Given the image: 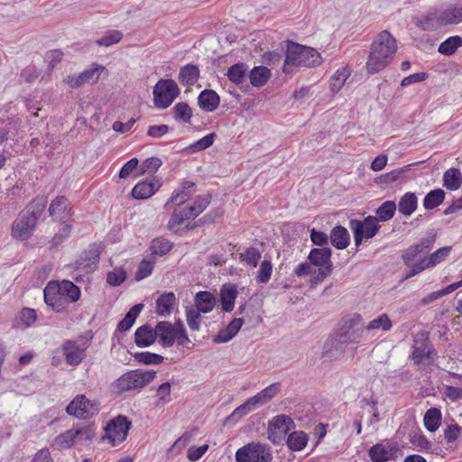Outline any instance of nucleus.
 <instances>
[{
  "label": "nucleus",
  "instance_id": "nucleus-1",
  "mask_svg": "<svg viewBox=\"0 0 462 462\" xmlns=\"http://www.w3.org/2000/svg\"><path fill=\"white\" fill-rule=\"evenodd\" d=\"M47 206V197L37 196L24 209H23L12 224V236L20 241L30 238L38 223L39 218Z\"/></svg>",
  "mask_w": 462,
  "mask_h": 462
},
{
  "label": "nucleus",
  "instance_id": "nucleus-2",
  "mask_svg": "<svg viewBox=\"0 0 462 462\" xmlns=\"http://www.w3.org/2000/svg\"><path fill=\"white\" fill-rule=\"evenodd\" d=\"M396 51V40L388 31L378 33L371 45L366 61L367 72L375 74L385 69L393 60Z\"/></svg>",
  "mask_w": 462,
  "mask_h": 462
},
{
  "label": "nucleus",
  "instance_id": "nucleus-3",
  "mask_svg": "<svg viewBox=\"0 0 462 462\" xmlns=\"http://www.w3.org/2000/svg\"><path fill=\"white\" fill-rule=\"evenodd\" d=\"M321 61V55L314 48L289 41L286 45L282 70L288 74L291 72L292 67H316Z\"/></svg>",
  "mask_w": 462,
  "mask_h": 462
},
{
  "label": "nucleus",
  "instance_id": "nucleus-4",
  "mask_svg": "<svg viewBox=\"0 0 462 462\" xmlns=\"http://www.w3.org/2000/svg\"><path fill=\"white\" fill-rule=\"evenodd\" d=\"M211 198L210 194L198 196L193 204L176 206L167 224L169 230L177 231L185 221L196 218L208 208Z\"/></svg>",
  "mask_w": 462,
  "mask_h": 462
},
{
  "label": "nucleus",
  "instance_id": "nucleus-5",
  "mask_svg": "<svg viewBox=\"0 0 462 462\" xmlns=\"http://www.w3.org/2000/svg\"><path fill=\"white\" fill-rule=\"evenodd\" d=\"M156 376L155 371L131 370L114 381L110 387L116 394L139 390L148 385Z\"/></svg>",
  "mask_w": 462,
  "mask_h": 462
},
{
  "label": "nucleus",
  "instance_id": "nucleus-6",
  "mask_svg": "<svg viewBox=\"0 0 462 462\" xmlns=\"http://www.w3.org/2000/svg\"><path fill=\"white\" fill-rule=\"evenodd\" d=\"M410 358L415 365H432L439 357L438 352L431 344L429 332L420 331L416 334Z\"/></svg>",
  "mask_w": 462,
  "mask_h": 462
},
{
  "label": "nucleus",
  "instance_id": "nucleus-7",
  "mask_svg": "<svg viewBox=\"0 0 462 462\" xmlns=\"http://www.w3.org/2000/svg\"><path fill=\"white\" fill-rule=\"evenodd\" d=\"M92 336H79L74 340H66L61 346L62 355L67 365H79L86 357V351L90 346Z\"/></svg>",
  "mask_w": 462,
  "mask_h": 462
},
{
  "label": "nucleus",
  "instance_id": "nucleus-8",
  "mask_svg": "<svg viewBox=\"0 0 462 462\" xmlns=\"http://www.w3.org/2000/svg\"><path fill=\"white\" fill-rule=\"evenodd\" d=\"M177 83L171 79H161L153 87V104L160 109L168 108L180 95Z\"/></svg>",
  "mask_w": 462,
  "mask_h": 462
},
{
  "label": "nucleus",
  "instance_id": "nucleus-9",
  "mask_svg": "<svg viewBox=\"0 0 462 462\" xmlns=\"http://www.w3.org/2000/svg\"><path fill=\"white\" fill-rule=\"evenodd\" d=\"M436 237L437 233L432 229L426 236L420 238L419 243L409 246L402 255L403 263L406 266H411L421 259H427V254L433 247Z\"/></svg>",
  "mask_w": 462,
  "mask_h": 462
},
{
  "label": "nucleus",
  "instance_id": "nucleus-10",
  "mask_svg": "<svg viewBox=\"0 0 462 462\" xmlns=\"http://www.w3.org/2000/svg\"><path fill=\"white\" fill-rule=\"evenodd\" d=\"M235 457L236 462H270L273 459L270 447L255 442L238 448Z\"/></svg>",
  "mask_w": 462,
  "mask_h": 462
},
{
  "label": "nucleus",
  "instance_id": "nucleus-11",
  "mask_svg": "<svg viewBox=\"0 0 462 462\" xmlns=\"http://www.w3.org/2000/svg\"><path fill=\"white\" fill-rule=\"evenodd\" d=\"M349 227L354 234L356 246L362 244L363 239L373 238L380 229L378 219L375 217L368 216L363 221L351 219Z\"/></svg>",
  "mask_w": 462,
  "mask_h": 462
},
{
  "label": "nucleus",
  "instance_id": "nucleus-12",
  "mask_svg": "<svg viewBox=\"0 0 462 462\" xmlns=\"http://www.w3.org/2000/svg\"><path fill=\"white\" fill-rule=\"evenodd\" d=\"M131 426L132 423L127 417L118 415L106 426V437L113 446L121 444L125 440Z\"/></svg>",
  "mask_w": 462,
  "mask_h": 462
},
{
  "label": "nucleus",
  "instance_id": "nucleus-13",
  "mask_svg": "<svg viewBox=\"0 0 462 462\" xmlns=\"http://www.w3.org/2000/svg\"><path fill=\"white\" fill-rule=\"evenodd\" d=\"M99 411V403L97 401H91L85 395H77L67 406L68 414L79 419H86L93 416Z\"/></svg>",
  "mask_w": 462,
  "mask_h": 462
},
{
  "label": "nucleus",
  "instance_id": "nucleus-14",
  "mask_svg": "<svg viewBox=\"0 0 462 462\" xmlns=\"http://www.w3.org/2000/svg\"><path fill=\"white\" fill-rule=\"evenodd\" d=\"M48 211L54 221L61 223H69L68 220L74 215L70 201L62 195L51 200Z\"/></svg>",
  "mask_w": 462,
  "mask_h": 462
},
{
  "label": "nucleus",
  "instance_id": "nucleus-15",
  "mask_svg": "<svg viewBox=\"0 0 462 462\" xmlns=\"http://www.w3.org/2000/svg\"><path fill=\"white\" fill-rule=\"evenodd\" d=\"M415 24L424 31H434L440 26H445L442 21L441 8H430L424 14L416 18Z\"/></svg>",
  "mask_w": 462,
  "mask_h": 462
},
{
  "label": "nucleus",
  "instance_id": "nucleus-16",
  "mask_svg": "<svg viewBox=\"0 0 462 462\" xmlns=\"http://www.w3.org/2000/svg\"><path fill=\"white\" fill-rule=\"evenodd\" d=\"M362 318L358 314H355L348 320V328L346 330L340 331L337 335V340L340 344L357 343L363 336L364 329L362 328H355Z\"/></svg>",
  "mask_w": 462,
  "mask_h": 462
},
{
  "label": "nucleus",
  "instance_id": "nucleus-17",
  "mask_svg": "<svg viewBox=\"0 0 462 462\" xmlns=\"http://www.w3.org/2000/svg\"><path fill=\"white\" fill-rule=\"evenodd\" d=\"M162 187V180L157 177L139 181L132 189V197L135 199H146Z\"/></svg>",
  "mask_w": 462,
  "mask_h": 462
},
{
  "label": "nucleus",
  "instance_id": "nucleus-18",
  "mask_svg": "<svg viewBox=\"0 0 462 462\" xmlns=\"http://www.w3.org/2000/svg\"><path fill=\"white\" fill-rule=\"evenodd\" d=\"M196 183L190 180L181 182L180 186L175 190L168 201L165 203L164 208H169L171 204L175 206H182L196 192Z\"/></svg>",
  "mask_w": 462,
  "mask_h": 462
},
{
  "label": "nucleus",
  "instance_id": "nucleus-19",
  "mask_svg": "<svg viewBox=\"0 0 462 462\" xmlns=\"http://www.w3.org/2000/svg\"><path fill=\"white\" fill-rule=\"evenodd\" d=\"M397 447L393 444L377 443L368 449V456L372 462H388L393 459Z\"/></svg>",
  "mask_w": 462,
  "mask_h": 462
},
{
  "label": "nucleus",
  "instance_id": "nucleus-20",
  "mask_svg": "<svg viewBox=\"0 0 462 462\" xmlns=\"http://www.w3.org/2000/svg\"><path fill=\"white\" fill-rule=\"evenodd\" d=\"M100 253L97 248H91L84 252L83 255L76 261L75 269L85 273L94 272L99 263Z\"/></svg>",
  "mask_w": 462,
  "mask_h": 462
},
{
  "label": "nucleus",
  "instance_id": "nucleus-21",
  "mask_svg": "<svg viewBox=\"0 0 462 462\" xmlns=\"http://www.w3.org/2000/svg\"><path fill=\"white\" fill-rule=\"evenodd\" d=\"M331 255L332 250L329 247L313 248L308 255V260L312 265L319 268L329 266V269H333Z\"/></svg>",
  "mask_w": 462,
  "mask_h": 462
},
{
  "label": "nucleus",
  "instance_id": "nucleus-22",
  "mask_svg": "<svg viewBox=\"0 0 462 462\" xmlns=\"http://www.w3.org/2000/svg\"><path fill=\"white\" fill-rule=\"evenodd\" d=\"M156 337H159V343L164 347H171L176 340V332L172 324L169 321H160L155 327Z\"/></svg>",
  "mask_w": 462,
  "mask_h": 462
},
{
  "label": "nucleus",
  "instance_id": "nucleus-23",
  "mask_svg": "<svg viewBox=\"0 0 462 462\" xmlns=\"http://www.w3.org/2000/svg\"><path fill=\"white\" fill-rule=\"evenodd\" d=\"M101 69H103L102 66L96 65V67L85 69L78 75L69 76L66 82L70 88H79L87 82L97 79L98 71Z\"/></svg>",
  "mask_w": 462,
  "mask_h": 462
},
{
  "label": "nucleus",
  "instance_id": "nucleus-24",
  "mask_svg": "<svg viewBox=\"0 0 462 462\" xmlns=\"http://www.w3.org/2000/svg\"><path fill=\"white\" fill-rule=\"evenodd\" d=\"M220 104V97L213 89H204L198 97V105L205 112L215 111Z\"/></svg>",
  "mask_w": 462,
  "mask_h": 462
},
{
  "label": "nucleus",
  "instance_id": "nucleus-25",
  "mask_svg": "<svg viewBox=\"0 0 462 462\" xmlns=\"http://www.w3.org/2000/svg\"><path fill=\"white\" fill-rule=\"evenodd\" d=\"M176 303L177 298L173 292H164L156 300V313L161 317H168L171 314Z\"/></svg>",
  "mask_w": 462,
  "mask_h": 462
},
{
  "label": "nucleus",
  "instance_id": "nucleus-26",
  "mask_svg": "<svg viewBox=\"0 0 462 462\" xmlns=\"http://www.w3.org/2000/svg\"><path fill=\"white\" fill-rule=\"evenodd\" d=\"M156 340V330L148 324L139 327L134 333V343L139 347H147Z\"/></svg>",
  "mask_w": 462,
  "mask_h": 462
},
{
  "label": "nucleus",
  "instance_id": "nucleus-27",
  "mask_svg": "<svg viewBox=\"0 0 462 462\" xmlns=\"http://www.w3.org/2000/svg\"><path fill=\"white\" fill-rule=\"evenodd\" d=\"M443 24H457L462 22V3L440 6Z\"/></svg>",
  "mask_w": 462,
  "mask_h": 462
},
{
  "label": "nucleus",
  "instance_id": "nucleus-28",
  "mask_svg": "<svg viewBox=\"0 0 462 462\" xmlns=\"http://www.w3.org/2000/svg\"><path fill=\"white\" fill-rule=\"evenodd\" d=\"M195 310L202 313H209L216 305L215 296L208 291H199L194 297Z\"/></svg>",
  "mask_w": 462,
  "mask_h": 462
},
{
  "label": "nucleus",
  "instance_id": "nucleus-29",
  "mask_svg": "<svg viewBox=\"0 0 462 462\" xmlns=\"http://www.w3.org/2000/svg\"><path fill=\"white\" fill-rule=\"evenodd\" d=\"M281 391V383H273L263 390L250 398L252 403L256 407L268 403L273 398H274Z\"/></svg>",
  "mask_w": 462,
  "mask_h": 462
},
{
  "label": "nucleus",
  "instance_id": "nucleus-30",
  "mask_svg": "<svg viewBox=\"0 0 462 462\" xmlns=\"http://www.w3.org/2000/svg\"><path fill=\"white\" fill-rule=\"evenodd\" d=\"M331 245L339 250L346 248L350 244V236L347 229L340 225L332 228L329 236Z\"/></svg>",
  "mask_w": 462,
  "mask_h": 462
},
{
  "label": "nucleus",
  "instance_id": "nucleus-31",
  "mask_svg": "<svg viewBox=\"0 0 462 462\" xmlns=\"http://www.w3.org/2000/svg\"><path fill=\"white\" fill-rule=\"evenodd\" d=\"M200 76V70L197 65L187 64L180 69L179 81L186 87H190L196 84Z\"/></svg>",
  "mask_w": 462,
  "mask_h": 462
},
{
  "label": "nucleus",
  "instance_id": "nucleus-32",
  "mask_svg": "<svg viewBox=\"0 0 462 462\" xmlns=\"http://www.w3.org/2000/svg\"><path fill=\"white\" fill-rule=\"evenodd\" d=\"M237 297V290L236 285L224 284L220 290V300L222 310L230 312L234 309L235 301Z\"/></svg>",
  "mask_w": 462,
  "mask_h": 462
},
{
  "label": "nucleus",
  "instance_id": "nucleus-33",
  "mask_svg": "<svg viewBox=\"0 0 462 462\" xmlns=\"http://www.w3.org/2000/svg\"><path fill=\"white\" fill-rule=\"evenodd\" d=\"M443 187L448 190H457L462 185V173L457 168L451 167L443 173Z\"/></svg>",
  "mask_w": 462,
  "mask_h": 462
},
{
  "label": "nucleus",
  "instance_id": "nucleus-34",
  "mask_svg": "<svg viewBox=\"0 0 462 462\" xmlns=\"http://www.w3.org/2000/svg\"><path fill=\"white\" fill-rule=\"evenodd\" d=\"M418 208V199L415 193L406 192L403 194L398 203L399 212L405 216H411Z\"/></svg>",
  "mask_w": 462,
  "mask_h": 462
},
{
  "label": "nucleus",
  "instance_id": "nucleus-35",
  "mask_svg": "<svg viewBox=\"0 0 462 462\" xmlns=\"http://www.w3.org/2000/svg\"><path fill=\"white\" fill-rule=\"evenodd\" d=\"M295 427L293 420L284 414L277 415L269 421L268 429L276 430L284 435L288 434L289 430Z\"/></svg>",
  "mask_w": 462,
  "mask_h": 462
},
{
  "label": "nucleus",
  "instance_id": "nucleus-36",
  "mask_svg": "<svg viewBox=\"0 0 462 462\" xmlns=\"http://www.w3.org/2000/svg\"><path fill=\"white\" fill-rule=\"evenodd\" d=\"M143 309V303L134 305L125 314V318L118 323L116 330L120 332H125L129 330L134 324L140 312Z\"/></svg>",
  "mask_w": 462,
  "mask_h": 462
},
{
  "label": "nucleus",
  "instance_id": "nucleus-37",
  "mask_svg": "<svg viewBox=\"0 0 462 462\" xmlns=\"http://www.w3.org/2000/svg\"><path fill=\"white\" fill-rule=\"evenodd\" d=\"M442 415L438 408L429 409L424 415V426L430 432H435L440 426Z\"/></svg>",
  "mask_w": 462,
  "mask_h": 462
},
{
  "label": "nucleus",
  "instance_id": "nucleus-38",
  "mask_svg": "<svg viewBox=\"0 0 462 462\" xmlns=\"http://www.w3.org/2000/svg\"><path fill=\"white\" fill-rule=\"evenodd\" d=\"M270 77V69L263 66L254 67L249 73L250 82L254 87L265 85Z\"/></svg>",
  "mask_w": 462,
  "mask_h": 462
},
{
  "label": "nucleus",
  "instance_id": "nucleus-39",
  "mask_svg": "<svg viewBox=\"0 0 462 462\" xmlns=\"http://www.w3.org/2000/svg\"><path fill=\"white\" fill-rule=\"evenodd\" d=\"M445 191L441 189H435L426 194L423 199L425 209H434L441 205L445 199Z\"/></svg>",
  "mask_w": 462,
  "mask_h": 462
},
{
  "label": "nucleus",
  "instance_id": "nucleus-40",
  "mask_svg": "<svg viewBox=\"0 0 462 462\" xmlns=\"http://www.w3.org/2000/svg\"><path fill=\"white\" fill-rule=\"evenodd\" d=\"M173 246V243L163 237H157L152 240L150 244V251L152 254L156 256H163L167 254Z\"/></svg>",
  "mask_w": 462,
  "mask_h": 462
},
{
  "label": "nucleus",
  "instance_id": "nucleus-41",
  "mask_svg": "<svg viewBox=\"0 0 462 462\" xmlns=\"http://www.w3.org/2000/svg\"><path fill=\"white\" fill-rule=\"evenodd\" d=\"M308 439L303 431H293L287 438V446L292 451H300L306 447Z\"/></svg>",
  "mask_w": 462,
  "mask_h": 462
},
{
  "label": "nucleus",
  "instance_id": "nucleus-42",
  "mask_svg": "<svg viewBox=\"0 0 462 462\" xmlns=\"http://www.w3.org/2000/svg\"><path fill=\"white\" fill-rule=\"evenodd\" d=\"M451 246H444L432 253L427 259H421L426 269L436 266L443 262L451 252Z\"/></svg>",
  "mask_w": 462,
  "mask_h": 462
},
{
  "label": "nucleus",
  "instance_id": "nucleus-43",
  "mask_svg": "<svg viewBox=\"0 0 462 462\" xmlns=\"http://www.w3.org/2000/svg\"><path fill=\"white\" fill-rule=\"evenodd\" d=\"M462 45V38L458 35L450 36L442 42L438 51L445 56H450Z\"/></svg>",
  "mask_w": 462,
  "mask_h": 462
},
{
  "label": "nucleus",
  "instance_id": "nucleus-44",
  "mask_svg": "<svg viewBox=\"0 0 462 462\" xmlns=\"http://www.w3.org/2000/svg\"><path fill=\"white\" fill-rule=\"evenodd\" d=\"M397 205L393 200L383 202L376 209V218L378 221L386 222L392 219L396 212Z\"/></svg>",
  "mask_w": 462,
  "mask_h": 462
},
{
  "label": "nucleus",
  "instance_id": "nucleus-45",
  "mask_svg": "<svg viewBox=\"0 0 462 462\" xmlns=\"http://www.w3.org/2000/svg\"><path fill=\"white\" fill-rule=\"evenodd\" d=\"M59 288L61 295L67 296L71 302H76L79 300L81 295L80 289L72 282L63 280L59 283Z\"/></svg>",
  "mask_w": 462,
  "mask_h": 462
},
{
  "label": "nucleus",
  "instance_id": "nucleus-46",
  "mask_svg": "<svg viewBox=\"0 0 462 462\" xmlns=\"http://www.w3.org/2000/svg\"><path fill=\"white\" fill-rule=\"evenodd\" d=\"M173 117L176 121L189 123L192 116V108L186 102H180L172 108Z\"/></svg>",
  "mask_w": 462,
  "mask_h": 462
},
{
  "label": "nucleus",
  "instance_id": "nucleus-47",
  "mask_svg": "<svg viewBox=\"0 0 462 462\" xmlns=\"http://www.w3.org/2000/svg\"><path fill=\"white\" fill-rule=\"evenodd\" d=\"M349 76L350 71L346 68L337 69L330 79L329 88L331 91L337 93L342 88Z\"/></svg>",
  "mask_w": 462,
  "mask_h": 462
},
{
  "label": "nucleus",
  "instance_id": "nucleus-48",
  "mask_svg": "<svg viewBox=\"0 0 462 462\" xmlns=\"http://www.w3.org/2000/svg\"><path fill=\"white\" fill-rule=\"evenodd\" d=\"M246 70L247 66L245 63H236L227 69L226 76L233 83L240 84L245 78Z\"/></svg>",
  "mask_w": 462,
  "mask_h": 462
},
{
  "label": "nucleus",
  "instance_id": "nucleus-49",
  "mask_svg": "<svg viewBox=\"0 0 462 462\" xmlns=\"http://www.w3.org/2000/svg\"><path fill=\"white\" fill-rule=\"evenodd\" d=\"M37 319V314L35 310L31 308H23L19 314L17 320L18 328H29L31 327Z\"/></svg>",
  "mask_w": 462,
  "mask_h": 462
},
{
  "label": "nucleus",
  "instance_id": "nucleus-50",
  "mask_svg": "<svg viewBox=\"0 0 462 462\" xmlns=\"http://www.w3.org/2000/svg\"><path fill=\"white\" fill-rule=\"evenodd\" d=\"M411 164H408L402 168H397L390 172L383 174L375 179L376 183H393L399 180L402 175L408 171Z\"/></svg>",
  "mask_w": 462,
  "mask_h": 462
},
{
  "label": "nucleus",
  "instance_id": "nucleus-51",
  "mask_svg": "<svg viewBox=\"0 0 462 462\" xmlns=\"http://www.w3.org/2000/svg\"><path fill=\"white\" fill-rule=\"evenodd\" d=\"M123 38V33L117 30L107 31L105 35L98 38L96 43L99 46L110 47L118 43Z\"/></svg>",
  "mask_w": 462,
  "mask_h": 462
},
{
  "label": "nucleus",
  "instance_id": "nucleus-52",
  "mask_svg": "<svg viewBox=\"0 0 462 462\" xmlns=\"http://www.w3.org/2000/svg\"><path fill=\"white\" fill-rule=\"evenodd\" d=\"M393 323L387 314H381L378 318L371 320L365 327V329L374 330L382 328L383 331L391 329Z\"/></svg>",
  "mask_w": 462,
  "mask_h": 462
},
{
  "label": "nucleus",
  "instance_id": "nucleus-53",
  "mask_svg": "<svg viewBox=\"0 0 462 462\" xmlns=\"http://www.w3.org/2000/svg\"><path fill=\"white\" fill-rule=\"evenodd\" d=\"M186 320L190 330L199 331L200 329L202 316L199 310L193 308L186 310Z\"/></svg>",
  "mask_w": 462,
  "mask_h": 462
},
{
  "label": "nucleus",
  "instance_id": "nucleus-54",
  "mask_svg": "<svg viewBox=\"0 0 462 462\" xmlns=\"http://www.w3.org/2000/svg\"><path fill=\"white\" fill-rule=\"evenodd\" d=\"M217 137V134L215 133H210L207 134L206 136L202 137L201 139L198 140L197 142L191 143L188 149L191 152H198L200 151H203L208 147H210Z\"/></svg>",
  "mask_w": 462,
  "mask_h": 462
},
{
  "label": "nucleus",
  "instance_id": "nucleus-55",
  "mask_svg": "<svg viewBox=\"0 0 462 462\" xmlns=\"http://www.w3.org/2000/svg\"><path fill=\"white\" fill-rule=\"evenodd\" d=\"M72 230V225L70 223H63V226L58 230L51 240L52 247H57L66 241Z\"/></svg>",
  "mask_w": 462,
  "mask_h": 462
},
{
  "label": "nucleus",
  "instance_id": "nucleus-56",
  "mask_svg": "<svg viewBox=\"0 0 462 462\" xmlns=\"http://www.w3.org/2000/svg\"><path fill=\"white\" fill-rule=\"evenodd\" d=\"M134 358L139 363L144 365H160L164 359L162 356L151 352L136 353Z\"/></svg>",
  "mask_w": 462,
  "mask_h": 462
},
{
  "label": "nucleus",
  "instance_id": "nucleus-57",
  "mask_svg": "<svg viewBox=\"0 0 462 462\" xmlns=\"http://www.w3.org/2000/svg\"><path fill=\"white\" fill-rule=\"evenodd\" d=\"M261 256V252L255 247H249L240 254L241 260L245 261L246 264L250 265L251 267L257 266Z\"/></svg>",
  "mask_w": 462,
  "mask_h": 462
},
{
  "label": "nucleus",
  "instance_id": "nucleus-58",
  "mask_svg": "<svg viewBox=\"0 0 462 462\" xmlns=\"http://www.w3.org/2000/svg\"><path fill=\"white\" fill-rule=\"evenodd\" d=\"M60 295L61 291H60L59 283L55 282H49L43 291L44 301L48 306Z\"/></svg>",
  "mask_w": 462,
  "mask_h": 462
},
{
  "label": "nucleus",
  "instance_id": "nucleus-59",
  "mask_svg": "<svg viewBox=\"0 0 462 462\" xmlns=\"http://www.w3.org/2000/svg\"><path fill=\"white\" fill-rule=\"evenodd\" d=\"M273 273V264L268 260H263L260 263L256 281L258 283H267L271 279Z\"/></svg>",
  "mask_w": 462,
  "mask_h": 462
},
{
  "label": "nucleus",
  "instance_id": "nucleus-60",
  "mask_svg": "<svg viewBox=\"0 0 462 462\" xmlns=\"http://www.w3.org/2000/svg\"><path fill=\"white\" fill-rule=\"evenodd\" d=\"M126 279V273L122 268L115 269L106 274V282L111 286H119Z\"/></svg>",
  "mask_w": 462,
  "mask_h": 462
},
{
  "label": "nucleus",
  "instance_id": "nucleus-61",
  "mask_svg": "<svg viewBox=\"0 0 462 462\" xmlns=\"http://www.w3.org/2000/svg\"><path fill=\"white\" fill-rule=\"evenodd\" d=\"M154 268V262L150 260H143L135 273V280L140 281L148 277Z\"/></svg>",
  "mask_w": 462,
  "mask_h": 462
},
{
  "label": "nucleus",
  "instance_id": "nucleus-62",
  "mask_svg": "<svg viewBox=\"0 0 462 462\" xmlns=\"http://www.w3.org/2000/svg\"><path fill=\"white\" fill-rule=\"evenodd\" d=\"M462 428L458 424H449L444 430V438L448 443L455 442Z\"/></svg>",
  "mask_w": 462,
  "mask_h": 462
},
{
  "label": "nucleus",
  "instance_id": "nucleus-63",
  "mask_svg": "<svg viewBox=\"0 0 462 462\" xmlns=\"http://www.w3.org/2000/svg\"><path fill=\"white\" fill-rule=\"evenodd\" d=\"M310 240L316 245H319L320 247H326L325 245H328L329 236H328L322 231H319L316 230L315 228H312L310 230Z\"/></svg>",
  "mask_w": 462,
  "mask_h": 462
},
{
  "label": "nucleus",
  "instance_id": "nucleus-64",
  "mask_svg": "<svg viewBox=\"0 0 462 462\" xmlns=\"http://www.w3.org/2000/svg\"><path fill=\"white\" fill-rule=\"evenodd\" d=\"M443 394L451 402L462 400V388L446 385L443 388Z\"/></svg>",
  "mask_w": 462,
  "mask_h": 462
}]
</instances>
